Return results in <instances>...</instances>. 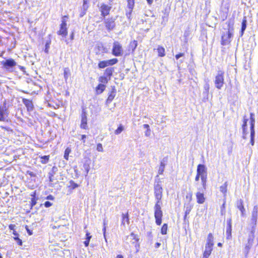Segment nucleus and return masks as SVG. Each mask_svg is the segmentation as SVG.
I'll return each instance as SVG.
<instances>
[{"mask_svg":"<svg viewBox=\"0 0 258 258\" xmlns=\"http://www.w3.org/2000/svg\"><path fill=\"white\" fill-rule=\"evenodd\" d=\"M83 166H84V168L86 172V175H87L89 171V170H90L89 165L85 163L84 164Z\"/></svg>","mask_w":258,"mask_h":258,"instance_id":"48","label":"nucleus"},{"mask_svg":"<svg viewBox=\"0 0 258 258\" xmlns=\"http://www.w3.org/2000/svg\"><path fill=\"white\" fill-rule=\"evenodd\" d=\"M126 240L130 241V242L133 244L136 245L138 239L136 235H135L134 233H132L130 235H128L126 238Z\"/></svg>","mask_w":258,"mask_h":258,"instance_id":"15","label":"nucleus"},{"mask_svg":"<svg viewBox=\"0 0 258 258\" xmlns=\"http://www.w3.org/2000/svg\"><path fill=\"white\" fill-rule=\"evenodd\" d=\"M70 75L71 73L70 69L68 68H64L63 70V76L66 82H67Z\"/></svg>","mask_w":258,"mask_h":258,"instance_id":"26","label":"nucleus"},{"mask_svg":"<svg viewBox=\"0 0 258 258\" xmlns=\"http://www.w3.org/2000/svg\"><path fill=\"white\" fill-rule=\"evenodd\" d=\"M206 175H202L201 176V180H202V185L204 187V188H206Z\"/></svg>","mask_w":258,"mask_h":258,"instance_id":"40","label":"nucleus"},{"mask_svg":"<svg viewBox=\"0 0 258 258\" xmlns=\"http://www.w3.org/2000/svg\"><path fill=\"white\" fill-rule=\"evenodd\" d=\"M137 41L134 40L131 42L130 45L133 48V50H134L137 46Z\"/></svg>","mask_w":258,"mask_h":258,"instance_id":"44","label":"nucleus"},{"mask_svg":"<svg viewBox=\"0 0 258 258\" xmlns=\"http://www.w3.org/2000/svg\"><path fill=\"white\" fill-rule=\"evenodd\" d=\"M237 208L241 211V215L242 216H243L244 215L245 209H244V208L243 207L242 201H239V203L238 204V205H237Z\"/></svg>","mask_w":258,"mask_h":258,"instance_id":"28","label":"nucleus"},{"mask_svg":"<svg viewBox=\"0 0 258 258\" xmlns=\"http://www.w3.org/2000/svg\"><path fill=\"white\" fill-rule=\"evenodd\" d=\"M4 67L8 70L16 66V62L13 59H8L2 62Z\"/></svg>","mask_w":258,"mask_h":258,"instance_id":"8","label":"nucleus"},{"mask_svg":"<svg viewBox=\"0 0 258 258\" xmlns=\"http://www.w3.org/2000/svg\"><path fill=\"white\" fill-rule=\"evenodd\" d=\"M122 224L124 225L125 223H126L127 224H128L130 222H129L128 214H122Z\"/></svg>","mask_w":258,"mask_h":258,"instance_id":"30","label":"nucleus"},{"mask_svg":"<svg viewBox=\"0 0 258 258\" xmlns=\"http://www.w3.org/2000/svg\"><path fill=\"white\" fill-rule=\"evenodd\" d=\"M108 66L107 60L101 61L98 64V67L100 69L104 68Z\"/></svg>","mask_w":258,"mask_h":258,"instance_id":"32","label":"nucleus"},{"mask_svg":"<svg viewBox=\"0 0 258 258\" xmlns=\"http://www.w3.org/2000/svg\"><path fill=\"white\" fill-rule=\"evenodd\" d=\"M232 32L228 30L227 34H224L222 36L221 44L223 45H225L230 42V39L232 36Z\"/></svg>","mask_w":258,"mask_h":258,"instance_id":"7","label":"nucleus"},{"mask_svg":"<svg viewBox=\"0 0 258 258\" xmlns=\"http://www.w3.org/2000/svg\"><path fill=\"white\" fill-rule=\"evenodd\" d=\"M214 237L212 233H209L208 235L206 245L213 246Z\"/></svg>","mask_w":258,"mask_h":258,"instance_id":"20","label":"nucleus"},{"mask_svg":"<svg viewBox=\"0 0 258 258\" xmlns=\"http://www.w3.org/2000/svg\"><path fill=\"white\" fill-rule=\"evenodd\" d=\"M115 93H116V92L114 90H113L111 92V93L109 95V96L107 98V99L106 100L107 104L110 103L113 100V99H114V98L115 96Z\"/></svg>","mask_w":258,"mask_h":258,"instance_id":"23","label":"nucleus"},{"mask_svg":"<svg viewBox=\"0 0 258 258\" xmlns=\"http://www.w3.org/2000/svg\"><path fill=\"white\" fill-rule=\"evenodd\" d=\"M108 66H112L116 63L118 61L117 58H113L108 60H107Z\"/></svg>","mask_w":258,"mask_h":258,"instance_id":"39","label":"nucleus"},{"mask_svg":"<svg viewBox=\"0 0 258 258\" xmlns=\"http://www.w3.org/2000/svg\"><path fill=\"white\" fill-rule=\"evenodd\" d=\"M192 195L191 193H188L186 196V199L188 202V203H190L192 200Z\"/></svg>","mask_w":258,"mask_h":258,"instance_id":"45","label":"nucleus"},{"mask_svg":"<svg viewBox=\"0 0 258 258\" xmlns=\"http://www.w3.org/2000/svg\"><path fill=\"white\" fill-rule=\"evenodd\" d=\"M134 4L133 0H128V6L129 9L132 10L134 7Z\"/></svg>","mask_w":258,"mask_h":258,"instance_id":"47","label":"nucleus"},{"mask_svg":"<svg viewBox=\"0 0 258 258\" xmlns=\"http://www.w3.org/2000/svg\"><path fill=\"white\" fill-rule=\"evenodd\" d=\"M106 86L104 84H99L96 88V93L100 94L102 93L105 89Z\"/></svg>","mask_w":258,"mask_h":258,"instance_id":"21","label":"nucleus"},{"mask_svg":"<svg viewBox=\"0 0 258 258\" xmlns=\"http://www.w3.org/2000/svg\"><path fill=\"white\" fill-rule=\"evenodd\" d=\"M5 114L0 115V121H4L5 120Z\"/></svg>","mask_w":258,"mask_h":258,"instance_id":"56","label":"nucleus"},{"mask_svg":"<svg viewBox=\"0 0 258 258\" xmlns=\"http://www.w3.org/2000/svg\"><path fill=\"white\" fill-rule=\"evenodd\" d=\"M196 198L197 202L199 204H202L205 201V198L204 197V194L200 191H198L196 193Z\"/></svg>","mask_w":258,"mask_h":258,"instance_id":"17","label":"nucleus"},{"mask_svg":"<svg viewBox=\"0 0 258 258\" xmlns=\"http://www.w3.org/2000/svg\"><path fill=\"white\" fill-rule=\"evenodd\" d=\"M96 150L98 152H103V148L102 145L101 143H98L97 145Z\"/></svg>","mask_w":258,"mask_h":258,"instance_id":"43","label":"nucleus"},{"mask_svg":"<svg viewBox=\"0 0 258 258\" xmlns=\"http://www.w3.org/2000/svg\"><path fill=\"white\" fill-rule=\"evenodd\" d=\"M164 168H165L164 163H163V162H161L160 164V166L159 168L158 174H162L164 171Z\"/></svg>","mask_w":258,"mask_h":258,"instance_id":"36","label":"nucleus"},{"mask_svg":"<svg viewBox=\"0 0 258 258\" xmlns=\"http://www.w3.org/2000/svg\"><path fill=\"white\" fill-rule=\"evenodd\" d=\"M86 237H86V240H88V241H90V239H91V237H92V236H91V235H90V233H89L88 232H86Z\"/></svg>","mask_w":258,"mask_h":258,"instance_id":"51","label":"nucleus"},{"mask_svg":"<svg viewBox=\"0 0 258 258\" xmlns=\"http://www.w3.org/2000/svg\"><path fill=\"white\" fill-rule=\"evenodd\" d=\"M200 178H201V175H200V174H198V173L197 174V175L196 176V178H195V180L196 181H198L200 179Z\"/></svg>","mask_w":258,"mask_h":258,"instance_id":"55","label":"nucleus"},{"mask_svg":"<svg viewBox=\"0 0 258 258\" xmlns=\"http://www.w3.org/2000/svg\"><path fill=\"white\" fill-rule=\"evenodd\" d=\"M6 109L2 106H0V115H3V114H6Z\"/></svg>","mask_w":258,"mask_h":258,"instance_id":"49","label":"nucleus"},{"mask_svg":"<svg viewBox=\"0 0 258 258\" xmlns=\"http://www.w3.org/2000/svg\"><path fill=\"white\" fill-rule=\"evenodd\" d=\"M72 185L73 188H75L78 186V185L76 183H73Z\"/></svg>","mask_w":258,"mask_h":258,"instance_id":"63","label":"nucleus"},{"mask_svg":"<svg viewBox=\"0 0 258 258\" xmlns=\"http://www.w3.org/2000/svg\"><path fill=\"white\" fill-rule=\"evenodd\" d=\"M197 173L201 176L206 175L207 168L203 164H199L197 167Z\"/></svg>","mask_w":258,"mask_h":258,"instance_id":"14","label":"nucleus"},{"mask_svg":"<svg viewBox=\"0 0 258 258\" xmlns=\"http://www.w3.org/2000/svg\"><path fill=\"white\" fill-rule=\"evenodd\" d=\"M15 227V225H13V224H11L9 225V228L11 229V230H14V228Z\"/></svg>","mask_w":258,"mask_h":258,"instance_id":"62","label":"nucleus"},{"mask_svg":"<svg viewBox=\"0 0 258 258\" xmlns=\"http://www.w3.org/2000/svg\"><path fill=\"white\" fill-rule=\"evenodd\" d=\"M80 126L83 129L87 128V114L85 112H83L82 114L81 123Z\"/></svg>","mask_w":258,"mask_h":258,"instance_id":"12","label":"nucleus"},{"mask_svg":"<svg viewBox=\"0 0 258 258\" xmlns=\"http://www.w3.org/2000/svg\"><path fill=\"white\" fill-rule=\"evenodd\" d=\"M228 227L226 229L227 239H230L232 237V220L229 219L227 220Z\"/></svg>","mask_w":258,"mask_h":258,"instance_id":"13","label":"nucleus"},{"mask_svg":"<svg viewBox=\"0 0 258 258\" xmlns=\"http://www.w3.org/2000/svg\"><path fill=\"white\" fill-rule=\"evenodd\" d=\"M105 24L107 29L109 31L113 30L115 26L114 20L112 18L106 19Z\"/></svg>","mask_w":258,"mask_h":258,"instance_id":"9","label":"nucleus"},{"mask_svg":"<svg viewBox=\"0 0 258 258\" xmlns=\"http://www.w3.org/2000/svg\"><path fill=\"white\" fill-rule=\"evenodd\" d=\"M161 205L162 204L156 203L154 207V216L157 225H160L162 223L163 213L161 210Z\"/></svg>","mask_w":258,"mask_h":258,"instance_id":"1","label":"nucleus"},{"mask_svg":"<svg viewBox=\"0 0 258 258\" xmlns=\"http://www.w3.org/2000/svg\"><path fill=\"white\" fill-rule=\"evenodd\" d=\"M213 250V246L208 245L206 244L205 250L204 252L203 258H208L211 254Z\"/></svg>","mask_w":258,"mask_h":258,"instance_id":"16","label":"nucleus"},{"mask_svg":"<svg viewBox=\"0 0 258 258\" xmlns=\"http://www.w3.org/2000/svg\"><path fill=\"white\" fill-rule=\"evenodd\" d=\"M23 103L25 105L28 111H32L33 110V104L32 101L26 99H23Z\"/></svg>","mask_w":258,"mask_h":258,"instance_id":"18","label":"nucleus"},{"mask_svg":"<svg viewBox=\"0 0 258 258\" xmlns=\"http://www.w3.org/2000/svg\"><path fill=\"white\" fill-rule=\"evenodd\" d=\"M253 243V238L249 237L248 239L247 244L245 245L244 248L243 252L245 256L248 254L250 249L251 248Z\"/></svg>","mask_w":258,"mask_h":258,"instance_id":"10","label":"nucleus"},{"mask_svg":"<svg viewBox=\"0 0 258 258\" xmlns=\"http://www.w3.org/2000/svg\"><path fill=\"white\" fill-rule=\"evenodd\" d=\"M26 229L29 235H31L32 234V232L28 229L27 226L26 227Z\"/></svg>","mask_w":258,"mask_h":258,"instance_id":"57","label":"nucleus"},{"mask_svg":"<svg viewBox=\"0 0 258 258\" xmlns=\"http://www.w3.org/2000/svg\"><path fill=\"white\" fill-rule=\"evenodd\" d=\"M99 81L101 83L106 84L108 82V79L106 77L101 76L99 78Z\"/></svg>","mask_w":258,"mask_h":258,"instance_id":"41","label":"nucleus"},{"mask_svg":"<svg viewBox=\"0 0 258 258\" xmlns=\"http://www.w3.org/2000/svg\"><path fill=\"white\" fill-rule=\"evenodd\" d=\"M89 241L87 240H86L85 241H84V244L85 245V246H88L89 245Z\"/></svg>","mask_w":258,"mask_h":258,"instance_id":"61","label":"nucleus"},{"mask_svg":"<svg viewBox=\"0 0 258 258\" xmlns=\"http://www.w3.org/2000/svg\"><path fill=\"white\" fill-rule=\"evenodd\" d=\"M250 144L252 146L254 145V123H255V117L254 114L253 113H250Z\"/></svg>","mask_w":258,"mask_h":258,"instance_id":"5","label":"nucleus"},{"mask_svg":"<svg viewBox=\"0 0 258 258\" xmlns=\"http://www.w3.org/2000/svg\"><path fill=\"white\" fill-rule=\"evenodd\" d=\"M210 89V85L208 83H206L204 86V92L203 94L206 96H208L209 91Z\"/></svg>","mask_w":258,"mask_h":258,"instance_id":"29","label":"nucleus"},{"mask_svg":"<svg viewBox=\"0 0 258 258\" xmlns=\"http://www.w3.org/2000/svg\"><path fill=\"white\" fill-rule=\"evenodd\" d=\"M183 55H184V53H179V54H176V55H175V58H176V59H179L180 57H182V56H183Z\"/></svg>","mask_w":258,"mask_h":258,"instance_id":"54","label":"nucleus"},{"mask_svg":"<svg viewBox=\"0 0 258 258\" xmlns=\"http://www.w3.org/2000/svg\"><path fill=\"white\" fill-rule=\"evenodd\" d=\"M167 224H164L161 228V232L162 234L165 235L167 233Z\"/></svg>","mask_w":258,"mask_h":258,"instance_id":"33","label":"nucleus"},{"mask_svg":"<svg viewBox=\"0 0 258 258\" xmlns=\"http://www.w3.org/2000/svg\"><path fill=\"white\" fill-rule=\"evenodd\" d=\"M14 240L16 241V242L17 243V244L19 245H22V240L20 239L18 236V237H14Z\"/></svg>","mask_w":258,"mask_h":258,"instance_id":"46","label":"nucleus"},{"mask_svg":"<svg viewBox=\"0 0 258 258\" xmlns=\"http://www.w3.org/2000/svg\"><path fill=\"white\" fill-rule=\"evenodd\" d=\"M123 126L120 124L119 126L115 131L114 133L116 135H119L123 131Z\"/></svg>","mask_w":258,"mask_h":258,"instance_id":"37","label":"nucleus"},{"mask_svg":"<svg viewBox=\"0 0 258 258\" xmlns=\"http://www.w3.org/2000/svg\"><path fill=\"white\" fill-rule=\"evenodd\" d=\"M258 212V208L257 207H254L252 212V220L254 222H256L257 219Z\"/></svg>","mask_w":258,"mask_h":258,"instance_id":"22","label":"nucleus"},{"mask_svg":"<svg viewBox=\"0 0 258 258\" xmlns=\"http://www.w3.org/2000/svg\"><path fill=\"white\" fill-rule=\"evenodd\" d=\"M227 182H225L223 185L220 186V190L223 194L224 197L226 198L227 191Z\"/></svg>","mask_w":258,"mask_h":258,"instance_id":"19","label":"nucleus"},{"mask_svg":"<svg viewBox=\"0 0 258 258\" xmlns=\"http://www.w3.org/2000/svg\"><path fill=\"white\" fill-rule=\"evenodd\" d=\"M71 150L69 148H67L64 151V158L66 160H68L69 154L71 153Z\"/></svg>","mask_w":258,"mask_h":258,"instance_id":"35","label":"nucleus"},{"mask_svg":"<svg viewBox=\"0 0 258 258\" xmlns=\"http://www.w3.org/2000/svg\"><path fill=\"white\" fill-rule=\"evenodd\" d=\"M143 127H144V128H146V130H147V129H150V126H149V125L148 124H144L143 125Z\"/></svg>","mask_w":258,"mask_h":258,"instance_id":"60","label":"nucleus"},{"mask_svg":"<svg viewBox=\"0 0 258 258\" xmlns=\"http://www.w3.org/2000/svg\"><path fill=\"white\" fill-rule=\"evenodd\" d=\"M192 205H191L190 203H187L185 205V216H186L187 215L189 214L192 208Z\"/></svg>","mask_w":258,"mask_h":258,"instance_id":"24","label":"nucleus"},{"mask_svg":"<svg viewBox=\"0 0 258 258\" xmlns=\"http://www.w3.org/2000/svg\"><path fill=\"white\" fill-rule=\"evenodd\" d=\"M36 204V201L35 199L34 198H33L32 199H31V206L33 207L34 206H35Z\"/></svg>","mask_w":258,"mask_h":258,"instance_id":"53","label":"nucleus"},{"mask_svg":"<svg viewBox=\"0 0 258 258\" xmlns=\"http://www.w3.org/2000/svg\"><path fill=\"white\" fill-rule=\"evenodd\" d=\"M49 156H43L41 157V162L43 164H46L48 162L49 160Z\"/></svg>","mask_w":258,"mask_h":258,"instance_id":"38","label":"nucleus"},{"mask_svg":"<svg viewBox=\"0 0 258 258\" xmlns=\"http://www.w3.org/2000/svg\"><path fill=\"white\" fill-rule=\"evenodd\" d=\"M67 16H64L61 20V24L60 25V29L57 32V34L62 37H66L68 34V29L67 27Z\"/></svg>","mask_w":258,"mask_h":258,"instance_id":"6","label":"nucleus"},{"mask_svg":"<svg viewBox=\"0 0 258 258\" xmlns=\"http://www.w3.org/2000/svg\"><path fill=\"white\" fill-rule=\"evenodd\" d=\"M150 134H151L150 129H147V131L145 133V136L149 137V136H150Z\"/></svg>","mask_w":258,"mask_h":258,"instance_id":"52","label":"nucleus"},{"mask_svg":"<svg viewBox=\"0 0 258 258\" xmlns=\"http://www.w3.org/2000/svg\"><path fill=\"white\" fill-rule=\"evenodd\" d=\"M248 121V119L246 118L245 117H244L243 118V123L242 124V130L243 133H245L246 131V125H247V122Z\"/></svg>","mask_w":258,"mask_h":258,"instance_id":"34","label":"nucleus"},{"mask_svg":"<svg viewBox=\"0 0 258 258\" xmlns=\"http://www.w3.org/2000/svg\"><path fill=\"white\" fill-rule=\"evenodd\" d=\"M157 51L158 53V55L161 57L164 56L165 54V49L163 47L161 46H158L157 48Z\"/></svg>","mask_w":258,"mask_h":258,"instance_id":"27","label":"nucleus"},{"mask_svg":"<svg viewBox=\"0 0 258 258\" xmlns=\"http://www.w3.org/2000/svg\"><path fill=\"white\" fill-rule=\"evenodd\" d=\"M49 47V44L48 43H46L45 45V51L46 52H48V49Z\"/></svg>","mask_w":258,"mask_h":258,"instance_id":"58","label":"nucleus"},{"mask_svg":"<svg viewBox=\"0 0 258 258\" xmlns=\"http://www.w3.org/2000/svg\"><path fill=\"white\" fill-rule=\"evenodd\" d=\"M246 23H247V20H246V17H244L243 18V19L242 20V22L241 36L243 35L244 31H245V30L246 28Z\"/></svg>","mask_w":258,"mask_h":258,"instance_id":"25","label":"nucleus"},{"mask_svg":"<svg viewBox=\"0 0 258 258\" xmlns=\"http://www.w3.org/2000/svg\"><path fill=\"white\" fill-rule=\"evenodd\" d=\"M86 138V136L85 135H83L81 136V139L83 140V143H85V138Z\"/></svg>","mask_w":258,"mask_h":258,"instance_id":"59","label":"nucleus"},{"mask_svg":"<svg viewBox=\"0 0 258 258\" xmlns=\"http://www.w3.org/2000/svg\"><path fill=\"white\" fill-rule=\"evenodd\" d=\"M123 48L122 45L118 41H114L113 43L112 53L115 56H120L123 54Z\"/></svg>","mask_w":258,"mask_h":258,"instance_id":"3","label":"nucleus"},{"mask_svg":"<svg viewBox=\"0 0 258 258\" xmlns=\"http://www.w3.org/2000/svg\"><path fill=\"white\" fill-rule=\"evenodd\" d=\"M154 196L156 200V203L162 204L161 199L162 198L163 188L159 182L154 184Z\"/></svg>","mask_w":258,"mask_h":258,"instance_id":"2","label":"nucleus"},{"mask_svg":"<svg viewBox=\"0 0 258 258\" xmlns=\"http://www.w3.org/2000/svg\"><path fill=\"white\" fill-rule=\"evenodd\" d=\"M47 199L52 200H53V197L52 196L49 195L47 197Z\"/></svg>","mask_w":258,"mask_h":258,"instance_id":"64","label":"nucleus"},{"mask_svg":"<svg viewBox=\"0 0 258 258\" xmlns=\"http://www.w3.org/2000/svg\"><path fill=\"white\" fill-rule=\"evenodd\" d=\"M110 9L111 7L105 4L102 5L100 8L102 16L105 17V16L108 15L109 13Z\"/></svg>","mask_w":258,"mask_h":258,"instance_id":"11","label":"nucleus"},{"mask_svg":"<svg viewBox=\"0 0 258 258\" xmlns=\"http://www.w3.org/2000/svg\"><path fill=\"white\" fill-rule=\"evenodd\" d=\"M44 206L45 207L48 208L52 206V203H50V202L47 201L45 202Z\"/></svg>","mask_w":258,"mask_h":258,"instance_id":"50","label":"nucleus"},{"mask_svg":"<svg viewBox=\"0 0 258 258\" xmlns=\"http://www.w3.org/2000/svg\"><path fill=\"white\" fill-rule=\"evenodd\" d=\"M113 69L112 68H107L105 70L104 75H105L106 77H110L113 73Z\"/></svg>","mask_w":258,"mask_h":258,"instance_id":"31","label":"nucleus"},{"mask_svg":"<svg viewBox=\"0 0 258 258\" xmlns=\"http://www.w3.org/2000/svg\"><path fill=\"white\" fill-rule=\"evenodd\" d=\"M106 224L105 222L104 221V223H103L104 227L103 228V236H104L105 242H107V240L106 238Z\"/></svg>","mask_w":258,"mask_h":258,"instance_id":"42","label":"nucleus"},{"mask_svg":"<svg viewBox=\"0 0 258 258\" xmlns=\"http://www.w3.org/2000/svg\"><path fill=\"white\" fill-rule=\"evenodd\" d=\"M224 72L219 71L215 77V84L216 87L218 89H221L224 84Z\"/></svg>","mask_w":258,"mask_h":258,"instance_id":"4","label":"nucleus"}]
</instances>
